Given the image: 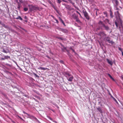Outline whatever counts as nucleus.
Listing matches in <instances>:
<instances>
[{"label": "nucleus", "instance_id": "obj_1", "mask_svg": "<svg viewBox=\"0 0 123 123\" xmlns=\"http://www.w3.org/2000/svg\"><path fill=\"white\" fill-rule=\"evenodd\" d=\"M29 6L30 11L31 12L35 11L37 10H40L39 7L37 6H34L33 5H29Z\"/></svg>", "mask_w": 123, "mask_h": 123}, {"label": "nucleus", "instance_id": "obj_2", "mask_svg": "<svg viewBox=\"0 0 123 123\" xmlns=\"http://www.w3.org/2000/svg\"><path fill=\"white\" fill-rule=\"evenodd\" d=\"M111 38L109 37H105L104 38L105 41H107L109 43L113 44L114 43V42H113L112 40H110Z\"/></svg>", "mask_w": 123, "mask_h": 123}, {"label": "nucleus", "instance_id": "obj_3", "mask_svg": "<svg viewBox=\"0 0 123 123\" xmlns=\"http://www.w3.org/2000/svg\"><path fill=\"white\" fill-rule=\"evenodd\" d=\"M82 12L85 17L88 20H89L90 19L89 17L86 10H83Z\"/></svg>", "mask_w": 123, "mask_h": 123}, {"label": "nucleus", "instance_id": "obj_4", "mask_svg": "<svg viewBox=\"0 0 123 123\" xmlns=\"http://www.w3.org/2000/svg\"><path fill=\"white\" fill-rule=\"evenodd\" d=\"M98 35L101 37H105L106 36V34L104 31H100L98 33Z\"/></svg>", "mask_w": 123, "mask_h": 123}, {"label": "nucleus", "instance_id": "obj_5", "mask_svg": "<svg viewBox=\"0 0 123 123\" xmlns=\"http://www.w3.org/2000/svg\"><path fill=\"white\" fill-rule=\"evenodd\" d=\"M116 16V18H118L119 19L120 21V23L121 24V25L123 23V22L121 20V19L120 18V13H119L118 14V13L116 14V15H115Z\"/></svg>", "mask_w": 123, "mask_h": 123}, {"label": "nucleus", "instance_id": "obj_6", "mask_svg": "<svg viewBox=\"0 0 123 123\" xmlns=\"http://www.w3.org/2000/svg\"><path fill=\"white\" fill-rule=\"evenodd\" d=\"M112 1L113 4L114 6H118V5L119 2L117 0H111Z\"/></svg>", "mask_w": 123, "mask_h": 123}, {"label": "nucleus", "instance_id": "obj_7", "mask_svg": "<svg viewBox=\"0 0 123 123\" xmlns=\"http://www.w3.org/2000/svg\"><path fill=\"white\" fill-rule=\"evenodd\" d=\"M104 28V29L106 31H108L110 30V28L107 25H105L103 24V26H102Z\"/></svg>", "mask_w": 123, "mask_h": 123}, {"label": "nucleus", "instance_id": "obj_8", "mask_svg": "<svg viewBox=\"0 0 123 123\" xmlns=\"http://www.w3.org/2000/svg\"><path fill=\"white\" fill-rule=\"evenodd\" d=\"M60 30L65 33H67L68 32V31L66 29L60 28Z\"/></svg>", "mask_w": 123, "mask_h": 123}, {"label": "nucleus", "instance_id": "obj_9", "mask_svg": "<svg viewBox=\"0 0 123 123\" xmlns=\"http://www.w3.org/2000/svg\"><path fill=\"white\" fill-rule=\"evenodd\" d=\"M67 1V2H66L67 3H71L73 6H74L75 8H76V7L74 5L75 4L74 3H73L72 2V1L71 0H66Z\"/></svg>", "mask_w": 123, "mask_h": 123}, {"label": "nucleus", "instance_id": "obj_10", "mask_svg": "<svg viewBox=\"0 0 123 123\" xmlns=\"http://www.w3.org/2000/svg\"><path fill=\"white\" fill-rule=\"evenodd\" d=\"M64 75L66 77H70L71 76V75L68 72H65L64 73Z\"/></svg>", "mask_w": 123, "mask_h": 123}, {"label": "nucleus", "instance_id": "obj_11", "mask_svg": "<svg viewBox=\"0 0 123 123\" xmlns=\"http://www.w3.org/2000/svg\"><path fill=\"white\" fill-rule=\"evenodd\" d=\"M97 110L99 112L101 113H103V111L102 110V109L100 107H97Z\"/></svg>", "mask_w": 123, "mask_h": 123}, {"label": "nucleus", "instance_id": "obj_12", "mask_svg": "<svg viewBox=\"0 0 123 123\" xmlns=\"http://www.w3.org/2000/svg\"><path fill=\"white\" fill-rule=\"evenodd\" d=\"M107 61L108 63L111 65H112L113 64V63L110 60L108 59H107Z\"/></svg>", "mask_w": 123, "mask_h": 123}, {"label": "nucleus", "instance_id": "obj_13", "mask_svg": "<svg viewBox=\"0 0 123 123\" xmlns=\"http://www.w3.org/2000/svg\"><path fill=\"white\" fill-rule=\"evenodd\" d=\"M73 78H74L73 76H72L71 75V76H70V77L69 78L67 79L68 81H72Z\"/></svg>", "mask_w": 123, "mask_h": 123}, {"label": "nucleus", "instance_id": "obj_14", "mask_svg": "<svg viewBox=\"0 0 123 123\" xmlns=\"http://www.w3.org/2000/svg\"><path fill=\"white\" fill-rule=\"evenodd\" d=\"M38 68L39 69H41V70H45L48 69V68H43V67H39Z\"/></svg>", "mask_w": 123, "mask_h": 123}, {"label": "nucleus", "instance_id": "obj_15", "mask_svg": "<svg viewBox=\"0 0 123 123\" xmlns=\"http://www.w3.org/2000/svg\"><path fill=\"white\" fill-rule=\"evenodd\" d=\"M110 16L111 18H113V13L112 12V11L111 10H110Z\"/></svg>", "mask_w": 123, "mask_h": 123}, {"label": "nucleus", "instance_id": "obj_16", "mask_svg": "<svg viewBox=\"0 0 123 123\" xmlns=\"http://www.w3.org/2000/svg\"><path fill=\"white\" fill-rule=\"evenodd\" d=\"M72 16L75 19L78 18V16L75 13H74L73 15H72Z\"/></svg>", "mask_w": 123, "mask_h": 123}, {"label": "nucleus", "instance_id": "obj_17", "mask_svg": "<svg viewBox=\"0 0 123 123\" xmlns=\"http://www.w3.org/2000/svg\"><path fill=\"white\" fill-rule=\"evenodd\" d=\"M59 20L61 21V22L62 23L63 25L65 26V24L64 22V21H63V20L60 17H59Z\"/></svg>", "mask_w": 123, "mask_h": 123}, {"label": "nucleus", "instance_id": "obj_18", "mask_svg": "<svg viewBox=\"0 0 123 123\" xmlns=\"http://www.w3.org/2000/svg\"><path fill=\"white\" fill-rule=\"evenodd\" d=\"M1 51L6 53H7L9 52L8 50H6L4 49H3Z\"/></svg>", "mask_w": 123, "mask_h": 123}, {"label": "nucleus", "instance_id": "obj_19", "mask_svg": "<svg viewBox=\"0 0 123 123\" xmlns=\"http://www.w3.org/2000/svg\"><path fill=\"white\" fill-rule=\"evenodd\" d=\"M15 18L17 19H19L21 20H23V19L19 16Z\"/></svg>", "mask_w": 123, "mask_h": 123}, {"label": "nucleus", "instance_id": "obj_20", "mask_svg": "<svg viewBox=\"0 0 123 123\" xmlns=\"http://www.w3.org/2000/svg\"><path fill=\"white\" fill-rule=\"evenodd\" d=\"M4 57L5 58V59H10V56H8V55H5L4 56Z\"/></svg>", "mask_w": 123, "mask_h": 123}, {"label": "nucleus", "instance_id": "obj_21", "mask_svg": "<svg viewBox=\"0 0 123 123\" xmlns=\"http://www.w3.org/2000/svg\"><path fill=\"white\" fill-rule=\"evenodd\" d=\"M108 75L109 76L110 78L113 81H115V80L109 74H108Z\"/></svg>", "mask_w": 123, "mask_h": 123}, {"label": "nucleus", "instance_id": "obj_22", "mask_svg": "<svg viewBox=\"0 0 123 123\" xmlns=\"http://www.w3.org/2000/svg\"><path fill=\"white\" fill-rule=\"evenodd\" d=\"M52 6V7H53L56 10V12L57 13H58V11H57V10L56 9V7H55L54 6V5H53Z\"/></svg>", "mask_w": 123, "mask_h": 123}, {"label": "nucleus", "instance_id": "obj_23", "mask_svg": "<svg viewBox=\"0 0 123 123\" xmlns=\"http://www.w3.org/2000/svg\"><path fill=\"white\" fill-rule=\"evenodd\" d=\"M75 20H76V22H78V23H81V22L80 21L79 19V18H77L75 19Z\"/></svg>", "mask_w": 123, "mask_h": 123}, {"label": "nucleus", "instance_id": "obj_24", "mask_svg": "<svg viewBox=\"0 0 123 123\" xmlns=\"http://www.w3.org/2000/svg\"><path fill=\"white\" fill-rule=\"evenodd\" d=\"M2 94L3 95V96L6 98V99H8V97H7V95L4 94V93H3Z\"/></svg>", "mask_w": 123, "mask_h": 123}, {"label": "nucleus", "instance_id": "obj_25", "mask_svg": "<svg viewBox=\"0 0 123 123\" xmlns=\"http://www.w3.org/2000/svg\"><path fill=\"white\" fill-rule=\"evenodd\" d=\"M27 116L29 117L30 118H31L32 117L33 118H34L35 117H34V116H31L29 114V115H27Z\"/></svg>", "mask_w": 123, "mask_h": 123}, {"label": "nucleus", "instance_id": "obj_26", "mask_svg": "<svg viewBox=\"0 0 123 123\" xmlns=\"http://www.w3.org/2000/svg\"><path fill=\"white\" fill-rule=\"evenodd\" d=\"M98 24H101L102 25V26H103V24H104L103 23V22L101 21H100L98 23Z\"/></svg>", "mask_w": 123, "mask_h": 123}, {"label": "nucleus", "instance_id": "obj_27", "mask_svg": "<svg viewBox=\"0 0 123 123\" xmlns=\"http://www.w3.org/2000/svg\"><path fill=\"white\" fill-rule=\"evenodd\" d=\"M56 38H58V39H61V40H63V39L61 37H56Z\"/></svg>", "mask_w": 123, "mask_h": 123}, {"label": "nucleus", "instance_id": "obj_28", "mask_svg": "<svg viewBox=\"0 0 123 123\" xmlns=\"http://www.w3.org/2000/svg\"><path fill=\"white\" fill-rule=\"evenodd\" d=\"M38 123H41L35 117L34 118Z\"/></svg>", "mask_w": 123, "mask_h": 123}, {"label": "nucleus", "instance_id": "obj_29", "mask_svg": "<svg viewBox=\"0 0 123 123\" xmlns=\"http://www.w3.org/2000/svg\"><path fill=\"white\" fill-rule=\"evenodd\" d=\"M33 74L36 77H37L38 78H39V77L35 73H34Z\"/></svg>", "mask_w": 123, "mask_h": 123}, {"label": "nucleus", "instance_id": "obj_30", "mask_svg": "<svg viewBox=\"0 0 123 123\" xmlns=\"http://www.w3.org/2000/svg\"><path fill=\"white\" fill-rule=\"evenodd\" d=\"M66 8L67 9H68V10H70V7L68 5L66 7Z\"/></svg>", "mask_w": 123, "mask_h": 123}, {"label": "nucleus", "instance_id": "obj_31", "mask_svg": "<svg viewBox=\"0 0 123 123\" xmlns=\"http://www.w3.org/2000/svg\"><path fill=\"white\" fill-rule=\"evenodd\" d=\"M6 65L7 66H9L10 67H11L12 66L11 65H10L9 64H8V63L6 64Z\"/></svg>", "mask_w": 123, "mask_h": 123}, {"label": "nucleus", "instance_id": "obj_32", "mask_svg": "<svg viewBox=\"0 0 123 123\" xmlns=\"http://www.w3.org/2000/svg\"><path fill=\"white\" fill-rule=\"evenodd\" d=\"M24 10L25 11H26L28 10V8L26 7H25L24 8Z\"/></svg>", "mask_w": 123, "mask_h": 123}, {"label": "nucleus", "instance_id": "obj_33", "mask_svg": "<svg viewBox=\"0 0 123 123\" xmlns=\"http://www.w3.org/2000/svg\"><path fill=\"white\" fill-rule=\"evenodd\" d=\"M61 2V0H57V2L58 3L60 4Z\"/></svg>", "mask_w": 123, "mask_h": 123}, {"label": "nucleus", "instance_id": "obj_34", "mask_svg": "<svg viewBox=\"0 0 123 123\" xmlns=\"http://www.w3.org/2000/svg\"><path fill=\"white\" fill-rule=\"evenodd\" d=\"M115 24L117 27V28L118 27V25L117 24V22L116 21H115Z\"/></svg>", "mask_w": 123, "mask_h": 123}, {"label": "nucleus", "instance_id": "obj_35", "mask_svg": "<svg viewBox=\"0 0 123 123\" xmlns=\"http://www.w3.org/2000/svg\"><path fill=\"white\" fill-rule=\"evenodd\" d=\"M105 20L109 24H110L109 23V21L108 19H106Z\"/></svg>", "mask_w": 123, "mask_h": 123}, {"label": "nucleus", "instance_id": "obj_36", "mask_svg": "<svg viewBox=\"0 0 123 123\" xmlns=\"http://www.w3.org/2000/svg\"><path fill=\"white\" fill-rule=\"evenodd\" d=\"M47 117L50 120H51L52 121L53 120V119L49 116H47Z\"/></svg>", "mask_w": 123, "mask_h": 123}, {"label": "nucleus", "instance_id": "obj_37", "mask_svg": "<svg viewBox=\"0 0 123 123\" xmlns=\"http://www.w3.org/2000/svg\"><path fill=\"white\" fill-rule=\"evenodd\" d=\"M117 6H114L115 7V10H119V9L117 8Z\"/></svg>", "mask_w": 123, "mask_h": 123}, {"label": "nucleus", "instance_id": "obj_38", "mask_svg": "<svg viewBox=\"0 0 123 123\" xmlns=\"http://www.w3.org/2000/svg\"><path fill=\"white\" fill-rule=\"evenodd\" d=\"M118 49H119V50L120 51H121V52H123V51H122V48H120V47H118Z\"/></svg>", "mask_w": 123, "mask_h": 123}, {"label": "nucleus", "instance_id": "obj_39", "mask_svg": "<svg viewBox=\"0 0 123 123\" xmlns=\"http://www.w3.org/2000/svg\"><path fill=\"white\" fill-rule=\"evenodd\" d=\"M104 14L106 15V16L107 17V12H104Z\"/></svg>", "mask_w": 123, "mask_h": 123}, {"label": "nucleus", "instance_id": "obj_40", "mask_svg": "<svg viewBox=\"0 0 123 123\" xmlns=\"http://www.w3.org/2000/svg\"><path fill=\"white\" fill-rule=\"evenodd\" d=\"M23 112L25 114H26L27 115H29V114H28L27 113L25 112V111H23Z\"/></svg>", "mask_w": 123, "mask_h": 123}, {"label": "nucleus", "instance_id": "obj_41", "mask_svg": "<svg viewBox=\"0 0 123 123\" xmlns=\"http://www.w3.org/2000/svg\"><path fill=\"white\" fill-rule=\"evenodd\" d=\"M117 13H118V14H119V13L118 11H117V12H115V15H116V14H117Z\"/></svg>", "mask_w": 123, "mask_h": 123}, {"label": "nucleus", "instance_id": "obj_42", "mask_svg": "<svg viewBox=\"0 0 123 123\" xmlns=\"http://www.w3.org/2000/svg\"><path fill=\"white\" fill-rule=\"evenodd\" d=\"M60 62L61 63H62V64H64V62L63 61H62V60H60Z\"/></svg>", "mask_w": 123, "mask_h": 123}, {"label": "nucleus", "instance_id": "obj_43", "mask_svg": "<svg viewBox=\"0 0 123 123\" xmlns=\"http://www.w3.org/2000/svg\"><path fill=\"white\" fill-rule=\"evenodd\" d=\"M54 19L56 20V22L57 23H58V22H59L58 21L57 19H56L55 18H54Z\"/></svg>", "mask_w": 123, "mask_h": 123}, {"label": "nucleus", "instance_id": "obj_44", "mask_svg": "<svg viewBox=\"0 0 123 123\" xmlns=\"http://www.w3.org/2000/svg\"><path fill=\"white\" fill-rule=\"evenodd\" d=\"M49 3L52 6L53 5V3H52L50 1H49Z\"/></svg>", "mask_w": 123, "mask_h": 123}, {"label": "nucleus", "instance_id": "obj_45", "mask_svg": "<svg viewBox=\"0 0 123 123\" xmlns=\"http://www.w3.org/2000/svg\"><path fill=\"white\" fill-rule=\"evenodd\" d=\"M5 59L4 57V58L2 57V58H1V60H4Z\"/></svg>", "mask_w": 123, "mask_h": 123}, {"label": "nucleus", "instance_id": "obj_46", "mask_svg": "<svg viewBox=\"0 0 123 123\" xmlns=\"http://www.w3.org/2000/svg\"><path fill=\"white\" fill-rule=\"evenodd\" d=\"M5 28H8V26L6 25H5V26L4 27Z\"/></svg>", "mask_w": 123, "mask_h": 123}, {"label": "nucleus", "instance_id": "obj_47", "mask_svg": "<svg viewBox=\"0 0 123 123\" xmlns=\"http://www.w3.org/2000/svg\"><path fill=\"white\" fill-rule=\"evenodd\" d=\"M76 12L77 13H78V14H79V15L80 16V17H81V16L80 14L78 12V11H76Z\"/></svg>", "mask_w": 123, "mask_h": 123}, {"label": "nucleus", "instance_id": "obj_48", "mask_svg": "<svg viewBox=\"0 0 123 123\" xmlns=\"http://www.w3.org/2000/svg\"><path fill=\"white\" fill-rule=\"evenodd\" d=\"M121 79L123 80V75H122L121 76Z\"/></svg>", "mask_w": 123, "mask_h": 123}, {"label": "nucleus", "instance_id": "obj_49", "mask_svg": "<svg viewBox=\"0 0 123 123\" xmlns=\"http://www.w3.org/2000/svg\"><path fill=\"white\" fill-rule=\"evenodd\" d=\"M20 2L21 3H23V1L22 0H19Z\"/></svg>", "mask_w": 123, "mask_h": 123}, {"label": "nucleus", "instance_id": "obj_50", "mask_svg": "<svg viewBox=\"0 0 123 123\" xmlns=\"http://www.w3.org/2000/svg\"><path fill=\"white\" fill-rule=\"evenodd\" d=\"M1 25H2L3 26V27L5 26V25L3 23L1 24Z\"/></svg>", "mask_w": 123, "mask_h": 123}, {"label": "nucleus", "instance_id": "obj_51", "mask_svg": "<svg viewBox=\"0 0 123 123\" xmlns=\"http://www.w3.org/2000/svg\"><path fill=\"white\" fill-rule=\"evenodd\" d=\"M61 0L63 1L64 2H65L66 3V2H67V1H66V0Z\"/></svg>", "mask_w": 123, "mask_h": 123}, {"label": "nucleus", "instance_id": "obj_52", "mask_svg": "<svg viewBox=\"0 0 123 123\" xmlns=\"http://www.w3.org/2000/svg\"><path fill=\"white\" fill-rule=\"evenodd\" d=\"M71 49L74 52V53L75 52V51H74V50L73 49H72V48H71Z\"/></svg>", "mask_w": 123, "mask_h": 123}, {"label": "nucleus", "instance_id": "obj_53", "mask_svg": "<svg viewBox=\"0 0 123 123\" xmlns=\"http://www.w3.org/2000/svg\"><path fill=\"white\" fill-rule=\"evenodd\" d=\"M36 97L38 99H40V97L38 96H36Z\"/></svg>", "mask_w": 123, "mask_h": 123}, {"label": "nucleus", "instance_id": "obj_54", "mask_svg": "<svg viewBox=\"0 0 123 123\" xmlns=\"http://www.w3.org/2000/svg\"><path fill=\"white\" fill-rule=\"evenodd\" d=\"M63 47V49H65V50H66L67 48H66V47H64H64Z\"/></svg>", "mask_w": 123, "mask_h": 123}, {"label": "nucleus", "instance_id": "obj_55", "mask_svg": "<svg viewBox=\"0 0 123 123\" xmlns=\"http://www.w3.org/2000/svg\"><path fill=\"white\" fill-rule=\"evenodd\" d=\"M46 57H47V58H48L49 59H51V58L49 57V56L48 55H47L46 56Z\"/></svg>", "mask_w": 123, "mask_h": 123}, {"label": "nucleus", "instance_id": "obj_56", "mask_svg": "<svg viewBox=\"0 0 123 123\" xmlns=\"http://www.w3.org/2000/svg\"><path fill=\"white\" fill-rule=\"evenodd\" d=\"M61 49H62V51H63V52H64V49H63L62 48H61Z\"/></svg>", "mask_w": 123, "mask_h": 123}, {"label": "nucleus", "instance_id": "obj_57", "mask_svg": "<svg viewBox=\"0 0 123 123\" xmlns=\"http://www.w3.org/2000/svg\"><path fill=\"white\" fill-rule=\"evenodd\" d=\"M20 8V6L19 5V4L18 5V9H19Z\"/></svg>", "mask_w": 123, "mask_h": 123}, {"label": "nucleus", "instance_id": "obj_58", "mask_svg": "<svg viewBox=\"0 0 123 123\" xmlns=\"http://www.w3.org/2000/svg\"><path fill=\"white\" fill-rule=\"evenodd\" d=\"M93 0H89V1H90V2H92L93 1Z\"/></svg>", "mask_w": 123, "mask_h": 123}, {"label": "nucleus", "instance_id": "obj_59", "mask_svg": "<svg viewBox=\"0 0 123 123\" xmlns=\"http://www.w3.org/2000/svg\"><path fill=\"white\" fill-rule=\"evenodd\" d=\"M15 63H16V64L17 65V66L18 67V68H20V67L18 65V64H17V63L16 62H15Z\"/></svg>", "mask_w": 123, "mask_h": 123}, {"label": "nucleus", "instance_id": "obj_60", "mask_svg": "<svg viewBox=\"0 0 123 123\" xmlns=\"http://www.w3.org/2000/svg\"><path fill=\"white\" fill-rule=\"evenodd\" d=\"M24 18L25 19H27V17L26 16H25V17H24Z\"/></svg>", "mask_w": 123, "mask_h": 123}, {"label": "nucleus", "instance_id": "obj_61", "mask_svg": "<svg viewBox=\"0 0 123 123\" xmlns=\"http://www.w3.org/2000/svg\"><path fill=\"white\" fill-rule=\"evenodd\" d=\"M61 45L63 47H64V46L61 43H60Z\"/></svg>", "mask_w": 123, "mask_h": 123}, {"label": "nucleus", "instance_id": "obj_62", "mask_svg": "<svg viewBox=\"0 0 123 123\" xmlns=\"http://www.w3.org/2000/svg\"><path fill=\"white\" fill-rule=\"evenodd\" d=\"M66 51H67V52L68 53H69V51H68V50H67V49H66Z\"/></svg>", "mask_w": 123, "mask_h": 123}, {"label": "nucleus", "instance_id": "obj_63", "mask_svg": "<svg viewBox=\"0 0 123 123\" xmlns=\"http://www.w3.org/2000/svg\"><path fill=\"white\" fill-rule=\"evenodd\" d=\"M113 99H114V100L115 101H116V99L114 98H113Z\"/></svg>", "mask_w": 123, "mask_h": 123}, {"label": "nucleus", "instance_id": "obj_64", "mask_svg": "<svg viewBox=\"0 0 123 123\" xmlns=\"http://www.w3.org/2000/svg\"><path fill=\"white\" fill-rule=\"evenodd\" d=\"M122 55L123 56V52H122Z\"/></svg>", "mask_w": 123, "mask_h": 123}]
</instances>
